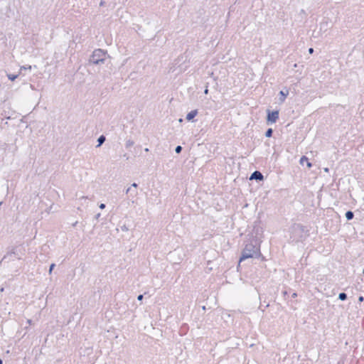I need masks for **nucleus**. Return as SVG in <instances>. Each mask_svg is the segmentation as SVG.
<instances>
[{"instance_id":"f257e3e1","label":"nucleus","mask_w":364,"mask_h":364,"mask_svg":"<svg viewBox=\"0 0 364 364\" xmlns=\"http://www.w3.org/2000/svg\"><path fill=\"white\" fill-rule=\"evenodd\" d=\"M259 235V229L257 228L256 230V235H251L250 237L247 241L245 248L242 250H260V244L262 240L260 237H258Z\"/></svg>"},{"instance_id":"f03ea898","label":"nucleus","mask_w":364,"mask_h":364,"mask_svg":"<svg viewBox=\"0 0 364 364\" xmlns=\"http://www.w3.org/2000/svg\"><path fill=\"white\" fill-rule=\"evenodd\" d=\"M107 52L102 49H96L93 51L90 58V63L95 65L104 63L106 60Z\"/></svg>"},{"instance_id":"7ed1b4c3","label":"nucleus","mask_w":364,"mask_h":364,"mask_svg":"<svg viewBox=\"0 0 364 364\" xmlns=\"http://www.w3.org/2000/svg\"><path fill=\"white\" fill-rule=\"evenodd\" d=\"M242 255L240 257V262L247 259V258H254V259H260L261 260H266L264 256L262 255V252H242Z\"/></svg>"},{"instance_id":"20e7f679","label":"nucleus","mask_w":364,"mask_h":364,"mask_svg":"<svg viewBox=\"0 0 364 364\" xmlns=\"http://www.w3.org/2000/svg\"><path fill=\"white\" fill-rule=\"evenodd\" d=\"M279 111L278 110H273L270 111L269 109H267V123H275L277 119H279Z\"/></svg>"},{"instance_id":"39448f33","label":"nucleus","mask_w":364,"mask_h":364,"mask_svg":"<svg viewBox=\"0 0 364 364\" xmlns=\"http://www.w3.org/2000/svg\"><path fill=\"white\" fill-rule=\"evenodd\" d=\"M250 180H255L257 181H262L264 180V176L259 171H255L250 176Z\"/></svg>"},{"instance_id":"423d86ee","label":"nucleus","mask_w":364,"mask_h":364,"mask_svg":"<svg viewBox=\"0 0 364 364\" xmlns=\"http://www.w3.org/2000/svg\"><path fill=\"white\" fill-rule=\"evenodd\" d=\"M279 95L280 102H284L285 99L287 98V95H289V90H286L285 91L281 90L279 92Z\"/></svg>"},{"instance_id":"0eeeda50","label":"nucleus","mask_w":364,"mask_h":364,"mask_svg":"<svg viewBox=\"0 0 364 364\" xmlns=\"http://www.w3.org/2000/svg\"><path fill=\"white\" fill-rule=\"evenodd\" d=\"M198 114V110L194 109L188 112L186 115V119L188 121H191L194 119V117Z\"/></svg>"},{"instance_id":"6e6552de","label":"nucleus","mask_w":364,"mask_h":364,"mask_svg":"<svg viewBox=\"0 0 364 364\" xmlns=\"http://www.w3.org/2000/svg\"><path fill=\"white\" fill-rule=\"evenodd\" d=\"M17 256V254L16 252L14 251H12V252H8L6 255H4L3 259H2V261L5 260L6 259H7L9 257V259H13L14 257H16Z\"/></svg>"},{"instance_id":"1a4fd4ad","label":"nucleus","mask_w":364,"mask_h":364,"mask_svg":"<svg viewBox=\"0 0 364 364\" xmlns=\"http://www.w3.org/2000/svg\"><path fill=\"white\" fill-rule=\"evenodd\" d=\"M130 193V196H131L132 198H134V197L136 196H137V194H138V192H137L135 189H134H134H132V187H129V188H128L126 190V193L127 194V193Z\"/></svg>"},{"instance_id":"9d476101","label":"nucleus","mask_w":364,"mask_h":364,"mask_svg":"<svg viewBox=\"0 0 364 364\" xmlns=\"http://www.w3.org/2000/svg\"><path fill=\"white\" fill-rule=\"evenodd\" d=\"M105 140H106V138L104 135L100 136L99 138L97 139V145L96 146L99 147L101 145H102V144L105 141Z\"/></svg>"},{"instance_id":"9b49d317","label":"nucleus","mask_w":364,"mask_h":364,"mask_svg":"<svg viewBox=\"0 0 364 364\" xmlns=\"http://www.w3.org/2000/svg\"><path fill=\"white\" fill-rule=\"evenodd\" d=\"M346 218L347 220H350L354 218V213L351 210H348L346 213Z\"/></svg>"},{"instance_id":"f8f14e48","label":"nucleus","mask_w":364,"mask_h":364,"mask_svg":"<svg viewBox=\"0 0 364 364\" xmlns=\"http://www.w3.org/2000/svg\"><path fill=\"white\" fill-rule=\"evenodd\" d=\"M348 298L347 294L344 292H341L338 294V299L341 301H345Z\"/></svg>"},{"instance_id":"ddd939ff","label":"nucleus","mask_w":364,"mask_h":364,"mask_svg":"<svg viewBox=\"0 0 364 364\" xmlns=\"http://www.w3.org/2000/svg\"><path fill=\"white\" fill-rule=\"evenodd\" d=\"M272 134H273V129L272 128L267 129L265 132V136L269 138L272 136Z\"/></svg>"},{"instance_id":"4468645a","label":"nucleus","mask_w":364,"mask_h":364,"mask_svg":"<svg viewBox=\"0 0 364 364\" xmlns=\"http://www.w3.org/2000/svg\"><path fill=\"white\" fill-rule=\"evenodd\" d=\"M7 76L11 81H14L18 77V75L9 74Z\"/></svg>"},{"instance_id":"2eb2a0df","label":"nucleus","mask_w":364,"mask_h":364,"mask_svg":"<svg viewBox=\"0 0 364 364\" xmlns=\"http://www.w3.org/2000/svg\"><path fill=\"white\" fill-rule=\"evenodd\" d=\"M134 145V141L132 140H127L125 144L126 148H129Z\"/></svg>"},{"instance_id":"dca6fc26","label":"nucleus","mask_w":364,"mask_h":364,"mask_svg":"<svg viewBox=\"0 0 364 364\" xmlns=\"http://www.w3.org/2000/svg\"><path fill=\"white\" fill-rule=\"evenodd\" d=\"M182 151V146L178 145L175 148V151L176 154H180Z\"/></svg>"},{"instance_id":"f3484780","label":"nucleus","mask_w":364,"mask_h":364,"mask_svg":"<svg viewBox=\"0 0 364 364\" xmlns=\"http://www.w3.org/2000/svg\"><path fill=\"white\" fill-rule=\"evenodd\" d=\"M31 65H29L28 67L22 66V67H21V68H20V73H21V72H22L23 70H31Z\"/></svg>"},{"instance_id":"a211bd4d","label":"nucleus","mask_w":364,"mask_h":364,"mask_svg":"<svg viewBox=\"0 0 364 364\" xmlns=\"http://www.w3.org/2000/svg\"><path fill=\"white\" fill-rule=\"evenodd\" d=\"M305 161H308V158L306 157L305 156H303L300 159V163L303 164V162Z\"/></svg>"},{"instance_id":"6ab92c4d","label":"nucleus","mask_w":364,"mask_h":364,"mask_svg":"<svg viewBox=\"0 0 364 364\" xmlns=\"http://www.w3.org/2000/svg\"><path fill=\"white\" fill-rule=\"evenodd\" d=\"M55 264L54 263H52L50 266V268H49V273L50 274L51 272L53 271V268L55 267Z\"/></svg>"},{"instance_id":"aec40b11","label":"nucleus","mask_w":364,"mask_h":364,"mask_svg":"<svg viewBox=\"0 0 364 364\" xmlns=\"http://www.w3.org/2000/svg\"><path fill=\"white\" fill-rule=\"evenodd\" d=\"M143 298H144V295L143 294H139L137 296V300L138 301H142Z\"/></svg>"},{"instance_id":"412c9836","label":"nucleus","mask_w":364,"mask_h":364,"mask_svg":"<svg viewBox=\"0 0 364 364\" xmlns=\"http://www.w3.org/2000/svg\"><path fill=\"white\" fill-rule=\"evenodd\" d=\"M105 207H106V205H105V203H101V204L99 205V208L100 209H104V208H105Z\"/></svg>"},{"instance_id":"4be33fe9","label":"nucleus","mask_w":364,"mask_h":364,"mask_svg":"<svg viewBox=\"0 0 364 364\" xmlns=\"http://www.w3.org/2000/svg\"><path fill=\"white\" fill-rule=\"evenodd\" d=\"M131 187L132 188H136L138 187V184L136 183H133L131 186Z\"/></svg>"},{"instance_id":"5701e85b","label":"nucleus","mask_w":364,"mask_h":364,"mask_svg":"<svg viewBox=\"0 0 364 364\" xmlns=\"http://www.w3.org/2000/svg\"><path fill=\"white\" fill-rule=\"evenodd\" d=\"M282 294H283L284 297H286V296H287V295H288V292H287V291H286V290H285V291H282Z\"/></svg>"},{"instance_id":"b1692460","label":"nucleus","mask_w":364,"mask_h":364,"mask_svg":"<svg viewBox=\"0 0 364 364\" xmlns=\"http://www.w3.org/2000/svg\"><path fill=\"white\" fill-rule=\"evenodd\" d=\"M101 214L100 213H97L95 216V220H98L100 217Z\"/></svg>"},{"instance_id":"393cba45","label":"nucleus","mask_w":364,"mask_h":364,"mask_svg":"<svg viewBox=\"0 0 364 364\" xmlns=\"http://www.w3.org/2000/svg\"><path fill=\"white\" fill-rule=\"evenodd\" d=\"M363 300H364V298H363V296H359V297H358V301L361 302V301H363Z\"/></svg>"},{"instance_id":"a878e982","label":"nucleus","mask_w":364,"mask_h":364,"mask_svg":"<svg viewBox=\"0 0 364 364\" xmlns=\"http://www.w3.org/2000/svg\"><path fill=\"white\" fill-rule=\"evenodd\" d=\"M204 93H205V95H207V94L208 93V85L205 87V90H204Z\"/></svg>"},{"instance_id":"bb28decb","label":"nucleus","mask_w":364,"mask_h":364,"mask_svg":"<svg viewBox=\"0 0 364 364\" xmlns=\"http://www.w3.org/2000/svg\"><path fill=\"white\" fill-rule=\"evenodd\" d=\"M297 296V294L296 292H294L292 294H291V298H296Z\"/></svg>"},{"instance_id":"cd10ccee","label":"nucleus","mask_w":364,"mask_h":364,"mask_svg":"<svg viewBox=\"0 0 364 364\" xmlns=\"http://www.w3.org/2000/svg\"><path fill=\"white\" fill-rule=\"evenodd\" d=\"M313 52H314V48H310L309 49V53H313Z\"/></svg>"},{"instance_id":"c85d7f7f","label":"nucleus","mask_w":364,"mask_h":364,"mask_svg":"<svg viewBox=\"0 0 364 364\" xmlns=\"http://www.w3.org/2000/svg\"><path fill=\"white\" fill-rule=\"evenodd\" d=\"M306 161L307 162V166H308V167H311V163H310V162L309 161V160H308V161Z\"/></svg>"},{"instance_id":"c756f323","label":"nucleus","mask_w":364,"mask_h":364,"mask_svg":"<svg viewBox=\"0 0 364 364\" xmlns=\"http://www.w3.org/2000/svg\"><path fill=\"white\" fill-rule=\"evenodd\" d=\"M172 252H173L172 251H170L169 253H168V255H169V258L168 259H171V255Z\"/></svg>"},{"instance_id":"7c9ffc66","label":"nucleus","mask_w":364,"mask_h":364,"mask_svg":"<svg viewBox=\"0 0 364 364\" xmlns=\"http://www.w3.org/2000/svg\"><path fill=\"white\" fill-rule=\"evenodd\" d=\"M296 228H299V230H301V226L300 225H297Z\"/></svg>"},{"instance_id":"2f4dec72","label":"nucleus","mask_w":364,"mask_h":364,"mask_svg":"<svg viewBox=\"0 0 364 364\" xmlns=\"http://www.w3.org/2000/svg\"><path fill=\"white\" fill-rule=\"evenodd\" d=\"M77 223V222L76 221L75 223H74L73 224V227L76 226Z\"/></svg>"},{"instance_id":"473e14b6","label":"nucleus","mask_w":364,"mask_h":364,"mask_svg":"<svg viewBox=\"0 0 364 364\" xmlns=\"http://www.w3.org/2000/svg\"><path fill=\"white\" fill-rule=\"evenodd\" d=\"M324 171H325L326 172H328V168H326L324 169Z\"/></svg>"},{"instance_id":"72a5a7b5","label":"nucleus","mask_w":364,"mask_h":364,"mask_svg":"<svg viewBox=\"0 0 364 364\" xmlns=\"http://www.w3.org/2000/svg\"><path fill=\"white\" fill-rule=\"evenodd\" d=\"M144 151H149V149H148V148H146V149H144Z\"/></svg>"},{"instance_id":"f704fd0d","label":"nucleus","mask_w":364,"mask_h":364,"mask_svg":"<svg viewBox=\"0 0 364 364\" xmlns=\"http://www.w3.org/2000/svg\"><path fill=\"white\" fill-rule=\"evenodd\" d=\"M122 229H123V230H127V228L125 226H124V227L122 228Z\"/></svg>"},{"instance_id":"c9c22d12","label":"nucleus","mask_w":364,"mask_h":364,"mask_svg":"<svg viewBox=\"0 0 364 364\" xmlns=\"http://www.w3.org/2000/svg\"><path fill=\"white\" fill-rule=\"evenodd\" d=\"M0 364H3V360L0 359Z\"/></svg>"},{"instance_id":"e433bc0d","label":"nucleus","mask_w":364,"mask_h":364,"mask_svg":"<svg viewBox=\"0 0 364 364\" xmlns=\"http://www.w3.org/2000/svg\"><path fill=\"white\" fill-rule=\"evenodd\" d=\"M363 274H364V269H363Z\"/></svg>"}]
</instances>
